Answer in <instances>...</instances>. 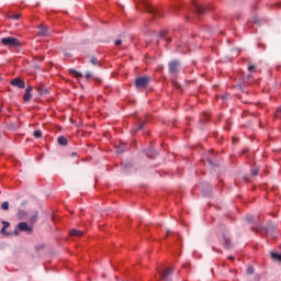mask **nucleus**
<instances>
[{
  "label": "nucleus",
  "instance_id": "nucleus-1",
  "mask_svg": "<svg viewBox=\"0 0 281 281\" xmlns=\"http://www.w3.org/2000/svg\"><path fill=\"white\" fill-rule=\"evenodd\" d=\"M143 9L148 12V14H151L154 19H161L162 14L161 11L153 8L148 1L143 0Z\"/></svg>",
  "mask_w": 281,
  "mask_h": 281
},
{
  "label": "nucleus",
  "instance_id": "nucleus-2",
  "mask_svg": "<svg viewBox=\"0 0 281 281\" xmlns=\"http://www.w3.org/2000/svg\"><path fill=\"white\" fill-rule=\"evenodd\" d=\"M1 43L4 45V47H21V41L12 36L1 38Z\"/></svg>",
  "mask_w": 281,
  "mask_h": 281
},
{
  "label": "nucleus",
  "instance_id": "nucleus-3",
  "mask_svg": "<svg viewBox=\"0 0 281 281\" xmlns=\"http://www.w3.org/2000/svg\"><path fill=\"white\" fill-rule=\"evenodd\" d=\"M192 5H193L198 16H203V14H205V12H207V10H213V8H210V7L199 5V4H196L195 1H192Z\"/></svg>",
  "mask_w": 281,
  "mask_h": 281
},
{
  "label": "nucleus",
  "instance_id": "nucleus-4",
  "mask_svg": "<svg viewBox=\"0 0 281 281\" xmlns=\"http://www.w3.org/2000/svg\"><path fill=\"white\" fill-rule=\"evenodd\" d=\"M18 229L20 232H26V234H32V226L27 224V222H21L18 224Z\"/></svg>",
  "mask_w": 281,
  "mask_h": 281
},
{
  "label": "nucleus",
  "instance_id": "nucleus-5",
  "mask_svg": "<svg viewBox=\"0 0 281 281\" xmlns=\"http://www.w3.org/2000/svg\"><path fill=\"white\" fill-rule=\"evenodd\" d=\"M246 221L248 223H254L255 224V226H251L252 232H258V229H260V223H259L258 218H255L254 216H247Z\"/></svg>",
  "mask_w": 281,
  "mask_h": 281
},
{
  "label": "nucleus",
  "instance_id": "nucleus-6",
  "mask_svg": "<svg viewBox=\"0 0 281 281\" xmlns=\"http://www.w3.org/2000/svg\"><path fill=\"white\" fill-rule=\"evenodd\" d=\"M10 85H12V87H18V89H25V81L20 78L12 79Z\"/></svg>",
  "mask_w": 281,
  "mask_h": 281
},
{
  "label": "nucleus",
  "instance_id": "nucleus-7",
  "mask_svg": "<svg viewBox=\"0 0 281 281\" xmlns=\"http://www.w3.org/2000/svg\"><path fill=\"white\" fill-rule=\"evenodd\" d=\"M169 74H179V61L172 60L169 63Z\"/></svg>",
  "mask_w": 281,
  "mask_h": 281
},
{
  "label": "nucleus",
  "instance_id": "nucleus-8",
  "mask_svg": "<svg viewBox=\"0 0 281 281\" xmlns=\"http://www.w3.org/2000/svg\"><path fill=\"white\" fill-rule=\"evenodd\" d=\"M38 30H40L38 33H37L38 36H52V33L49 32V27L41 24L38 26Z\"/></svg>",
  "mask_w": 281,
  "mask_h": 281
},
{
  "label": "nucleus",
  "instance_id": "nucleus-9",
  "mask_svg": "<svg viewBox=\"0 0 281 281\" xmlns=\"http://www.w3.org/2000/svg\"><path fill=\"white\" fill-rule=\"evenodd\" d=\"M85 235V232L80 231V229H76V228H71L69 231V236L71 238H80Z\"/></svg>",
  "mask_w": 281,
  "mask_h": 281
},
{
  "label": "nucleus",
  "instance_id": "nucleus-10",
  "mask_svg": "<svg viewBox=\"0 0 281 281\" xmlns=\"http://www.w3.org/2000/svg\"><path fill=\"white\" fill-rule=\"evenodd\" d=\"M32 91H34V88L32 86H29L23 97L24 102H30V99L32 98Z\"/></svg>",
  "mask_w": 281,
  "mask_h": 281
},
{
  "label": "nucleus",
  "instance_id": "nucleus-11",
  "mask_svg": "<svg viewBox=\"0 0 281 281\" xmlns=\"http://www.w3.org/2000/svg\"><path fill=\"white\" fill-rule=\"evenodd\" d=\"M175 271V268H168L167 270H165L162 273H161V278L162 280H169L171 273H173Z\"/></svg>",
  "mask_w": 281,
  "mask_h": 281
},
{
  "label": "nucleus",
  "instance_id": "nucleus-12",
  "mask_svg": "<svg viewBox=\"0 0 281 281\" xmlns=\"http://www.w3.org/2000/svg\"><path fill=\"white\" fill-rule=\"evenodd\" d=\"M270 258H271V260H273V262H278L279 265H281V254L280 252L272 251L270 254Z\"/></svg>",
  "mask_w": 281,
  "mask_h": 281
},
{
  "label": "nucleus",
  "instance_id": "nucleus-13",
  "mask_svg": "<svg viewBox=\"0 0 281 281\" xmlns=\"http://www.w3.org/2000/svg\"><path fill=\"white\" fill-rule=\"evenodd\" d=\"M2 228L0 231V234H2V236H10V234H8V232H5V229H8V227H10V222H5L2 221Z\"/></svg>",
  "mask_w": 281,
  "mask_h": 281
},
{
  "label": "nucleus",
  "instance_id": "nucleus-14",
  "mask_svg": "<svg viewBox=\"0 0 281 281\" xmlns=\"http://www.w3.org/2000/svg\"><path fill=\"white\" fill-rule=\"evenodd\" d=\"M151 78L150 76H143L142 77V90L146 89L148 87V82H150Z\"/></svg>",
  "mask_w": 281,
  "mask_h": 281
},
{
  "label": "nucleus",
  "instance_id": "nucleus-15",
  "mask_svg": "<svg viewBox=\"0 0 281 281\" xmlns=\"http://www.w3.org/2000/svg\"><path fill=\"white\" fill-rule=\"evenodd\" d=\"M126 150V144L125 143H120L119 146H116V153L117 155H122Z\"/></svg>",
  "mask_w": 281,
  "mask_h": 281
},
{
  "label": "nucleus",
  "instance_id": "nucleus-16",
  "mask_svg": "<svg viewBox=\"0 0 281 281\" xmlns=\"http://www.w3.org/2000/svg\"><path fill=\"white\" fill-rule=\"evenodd\" d=\"M18 218L19 221H25V218H27V212L24 210L18 211Z\"/></svg>",
  "mask_w": 281,
  "mask_h": 281
},
{
  "label": "nucleus",
  "instance_id": "nucleus-17",
  "mask_svg": "<svg viewBox=\"0 0 281 281\" xmlns=\"http://www.w3.org/2000/svg\"><path fill=\"white\" fill-rule=\"evenodd\" d=\"M7 19H11L12 21H19V19H21V13L7 14Z\"/></svg>",
  "mask_w": 281,
  "mask_h": 281
},
{
  "label": "nucleus",
  "instance_id": "nucleus-18",
  "mask_svg": "<svg viewBox=\"0 0 281 281\" xmlns=\"http://www.w3.org/2000/svg\"><path fill=\"white\" fill-rule=\"evenodd\" d=\"M36 90L38 91L40 95H45V94L48 93L47 88H45V87H43V86H38V87L36 88Z\"/></svg>",
  "mask_w": 281,
  "mask_h": 281
},
{
  "label": "nucleus",
  "instance_id": "nucleus-19",
  "mask_svg": "<svg viewBox=\"0 0 281 281\" xmlns=\"http://www.w3.org/2000/svg\"><path fill=\"white\" fill-rule=\"evenodd\" d=\"M69 71H70V75H71V76H75V78H82V74L79 72L78 70H76V69H70Z\"/></svg>",
  "mask_w": 281,
  "mask_h": 281
},
{
  "label": "nucleus",
  "instance_id": "nucleus-20",
  "mask_svg": "<svg viewBox=\"0 0 281 281\" xmlns=\"http://www.w3.org/2000/svg\"><path fill=\"white\" fill-rule=\"evenodd\" d=\"M57 142L60 146H67V139L65 138V136L59 137Z\"/></svg>",
  "mask_w": 281,
  "mask_h": 281
},
{
  "label": "nucleus",
  "instance_id": "nucleus-21",
  "mask_svg": "<svg viewBox=\"0 0 281 281\" xmlns=\"http://www.w3.org/2000/svg\"><path fill=\"white\" fill-rule=\"evenodd\" d=\"M33 135L36 139H41V137H43V132H41V130L34 131Z\"/></svg>",
  "mask_w": 281,
  "mask_h": 281
},
{
  "label": "nucleus",
  "instance_id": "nucleus-22",
  "mask_svg": "<svg viewBox=\"0 0 281 281\" xmlns=\"http://www.w3.org/2000/svg\"><path fill=\"white\" fill-rule=\"evenodd\" d=\"M246 85H252L254 83V75H248L246 80H245Z\"/></svg>",
  "mask_w": 281,
  "mask_h": 281
},
{
  "label": "nucleus",
  "instance_id": "nucleus-23",
  "mask_svg": "<svg viewBox=\"0 0 281 281\" xmlns=\"http://www.w3.org/2000/svg\"><path fill=\"white\" fill-rule=\"evenodd\" d=\"M146 155H147V157L153 159L154 157H157V151H155V150L146 151Z\"/></svg>",
  "mask_w": 281,
  "mask_h": 281
},
{
  "label": "nucleus",
  "instance_id": "nucleus-24",
  "mask_svg": "<svg viewBox=\"0 0 281 281\" xmlns=\"http://www.w3.org/2000/svg\"><path fill=\"white\" fill-rule=\"evenodd\" d=\"M135 87L136 89H140L142 88V77H138L135 81Z\"/></svg>",
  "mask_w": 281,
  "mask_h": 281
},
{
  "label": "nucleus",
  "instance_id": "nucleus-25",
  "mask_svg": "<svg viewBox=\"0 0 281 281\" xmlns=\"http://www.w3.org/2000/svg\"><path fill=\"white\" fill-rule=\"evenodd\" d=\"M1 210H4V211L10 210V203H9V202H3V203L1 204Z\"/></svg>",
  "mask_w": 281,
  "mask_h": 281
},
{
  "label": "nucleus",
  "instance_id": "nucleus-26",
  "mask_svg": "<svg viewBox=\"0 0 281 281\" xmlns=\"http://www.w3.org/2000/svg\"><path fill=\"white\" fill-rule=\"evenodd\" d=\"M38 221V213H35L33 216L30 217L31 223H36Z\"/></svg>",
  "mask_w": 281,
  "mask_h": 281
},
{
  "label": "nucleus",
  "instance_id": "nucleus-27",
  "mask_svg": "<svg viewBox=\"0 0 281 281\" xmlns=\"http://www.w3.org/2000/svg\"><path fill=\"white\" fill-rule=\"evenodd\" d=\"M254 266H249L248 268H247V270H246V273L248 274V276H254Z\"/></svg>",
  "mask_w": 281,
  "mask_h": 281
},
{
  "label": "nucleus",
  "instance_id": "nucleus-28",
  "mask_svg": "<svg viewBox=\"0 0 281 281\" xmlns=\"http://www.w3.org/2000/svg\"><path fill=\"white\" fill-rule=\"evenodd\" d=\"M85 78H86V80H91V78H93V74L87 72Z\"/></svg>",
  "mask_w": 281,
  "mask_h": 281
},
{
  "label": "nucleus",
  "instance_id": "nucleus-29",
  "mask_svg": "<svg viewBox=\"0 0 281 281\" xmlns=\"http://www.w3.org/2000/svg\"><path fill=\"white\" fill-rule=\"evenodd\" d=\"M90 63L91 65H98V58L91 57Z\"/></svg>",
  "mask_w": 281,
  "mask_h": 281
},
{
  "label": "nucleus",
  "instance_id": "nucleus-30",
  "mask_svg": "<svg viewBox=\"0 0 281 281\" xmlns=\"http://www.w3.org/2000/svg\"><path fill=\"white\" fill-rule=\"evenodd\" d=\"M256 70V65H249L248 66V71H255Z\"/></svg>",
  "mask_w": 281,
  "mask_h": 281
},
{
  "label": "nucleus",
  "instance_id": "nucleus-31",
  "mask_svg": "<svg viewBox=\"0 0 281 281\" xmlns=\"http://www.w3.org/2000/svg\"><path fill=\"white\" fill-rule=\"evenodd\" d=\"M258 172H259L258 169H254V170L251 171V173L254 175V177H258Z\"/></svg>",
  "mask_w": 281,
  "mask_h": 281
},
{
  "label": "nucleus",
  "instance_id": "nucleus-32",
  "mask_svg": "<svg viewBox=\"0 0 281 281\" xmlns=\"http://www.w3.org/2000/svg\"><path fill=\"white\" fill-rule=\"evenodd\" d=\"M122 44V40H116L115 42H114V45H116V46H120Z\"/></svg>",
  "mask_w": 281,
  "mask_h": 281
},
{
  "label": "nucleus",
  "instance_id": "nucleus-33",
  "mask_svg": "<svg viewBox=\"0 0 281 281\" xmlns=\"http://www.w3.org/2000/svg\"><path fill=\"white\" fill-rule=\"evenodd\" d=\"M173 86L176 87V89H181V86L177 81H173Z\"/></svg>",
  "mask_w": 281,
  "mask_h": 281
},
{
  "label": "nucleus",
  "instance_id": "nucleus-34",
  "mask_svg": "<svg viewBox=\"0 0 281 281\" xmlns=\"http://www.w3.org/2000/svg\"><path fill=\"white\" fill-rule=\"evenodd\" d=\"M77 155H78V153H76V151H72V153L70 154L71 157H76Z\"/></svg>",
  "mask_w": 281,
  "mask_h": 281
},
{
  "label": "nucleus",
  "instance_id": "nucleus-35",
  "mask_svg": "<svg viewBox=\"0 0 281 281\" xmlns=\"http://www.w3.org/2000/svg\"><path fill=\"white\" fill-rule=\"evenodd\" d=\"M255 23H256L257 25H260V20H259V19H255Z\"/></svg>",
  "mask_w": 281,
  "mask_h": 281
},
{
  "label": "nucleus",
  "instance_id": "nucleus-36",
  "mask_svg": "<svg viewBox=\"0 0 281 281\" xmlns=\"http://www.w3.org/2000/svg\"><path fill=\"white\" fill-rule=\"evenodd\" d=\"M226 247H229V245H232V243L229 240H226Z\"/></svg>",
  "mask_w": 281,
  "mask_h": 281
},
{
  "label": "nucleus",
  "instance_id": "nucleus-37",
  "mask_svg": "<svg viewBox=\"0 0 281 281\" xmlns=\"http://www.w3.org/2000/svg\"><path fill=\"white\" fill-rule=\"evenodd\" d=\"M166 41H167V43H170V41H172V38L166 37Z\"/></svg>",
  "mask_w": 281,
  "mask_h": 281
},
{
  "label": "nucleus",
  "instance_id": "nucleus-38",
  "mask_svg": "<svg viewBox=\"0 0 281 281\" xmlns=\"http://www.w3.org/2000/svg\"><path fill=\"white\" fill-rule=\"evenodd\" d=\"M228 259H231L232 261L235 260L234 256H229Z\"/></svg>",
  "mask_w": 281,
  "mask_h": 281
},
{
  "label": "nucleus",
  "instance_id": "nucleus-39",
  "mask_svg": "<svg viewBox=\"0 0 281 281\" xmlns=\"http://www.w3.org/2000/svg\"><path fill=\"white\" fill-rule=\"evenodd\" d=\"M171 233H172V232H171L170 229L167 231V235H168V234H171Z\"/></svg>",
  "mask_w": 281,
  "mask_h": 281
},
{
  "label": "nucleus",
  "instance_id": "nucleus-40",
  "mask_svg": "<svg viewBox=\"0 0 281 281\" xmlns=\"http://www.w3.org/2000/svg\"><path fill=\"white\" fill-rule=\"evenodd\" d=\"M136 8H137V10H139V4L138 3H136Z\"/></svg>",
  "mask_w": 281,
  "mask_h": 281
},
{
  "label": "nucleus",
  "instance_id": "nucleus-41",
  "mask_svg": "<svg viewBox=\"0 0 281 281\" xmlns=\"http://www.w3.org/2000/svg\"><path fill=\"white\" fill-rule=\"evenodd\" d=\"M94 80H97V82H100V79H99V78H94Z\"/></svg>",
  "mask_w": 281,
  "mask_h": 281
},
{
  "label": "nucleus",
  "instance_id": "nucleus-42",
  "mask_svg": "<svg viewBox=\"0 0 281 281\" xmlns=\"http://www.w3.org/2000/svg\"><path fill=\"white\" fill-rule=\"evenodd\" d=\"M138 130H142V124H138Z\"/></svg>",
  "mask_w": 281,
  "mask_h": 281
},
{
  "label": "nucleus",
  "instance_id": "nucleus-43",
  "mask_svg": "<svg viewBox=\"0 0 281 281\" xmlns=\"http://www.w3.org/2000/svg\"><path fill=\"white\" fill-rule=\"evenodd\" d=\"M160 37L164 38V33L160 34Z\"/></svg>",
  "mask_w": 281,
  "mask_h": 281
},
{
  "label": "nucleus",
  "instance_id": "nucleus-44",
  "mask_svg": "<svg viewBox=\"0 0 281 281\" xmlns=\"http://www.w3.org/2000/svg\"><path fill=\"white\" fill-rule=\"evenodd\" d=\"M209 164L212 166V164H213L212 160H209Z\"/></svg>",
  "mask_w": 281,
  "mask_h": 281
},
{
  "label": "nucleus",
  "instance_id": "nucleus-45",
  "mask_svg": "<svg viewBox=\"0 0 281 281\" xmlns=\"http://www.w3.org/2000/svg\"><path fill=\"white\" fill-rule=\"evenodd\" d=\"M277 5H278L279 8H281V3H278Z\"/></svg>",
  "mask_w": 281,
  "mask_h": 281
},
{
  "label": "nucleus",
  "instance_id": "nucleus-46",
  "mask_svg": "<svg viewBox=\"0 0 281 281\" xmlns=\"http://www.w3.org/2000/svg\"><path fill=\"white\" fill-rule=\"evenodd\" d=\"M2 78H1V75H0V82H1Z\"/></svg>",
  "mask_w": 281,
  "mask_h": 281
},
{
  "label": "nucleus",
  "instance_id": "nucleus-47",
  "mask_svg": "<svg viewBox=\"0 0 281 281\" xmlns=\"http://www.w3.org/2000/svg\"><path fill=\"white\" fill-rule=\"evenodd\" d=\"M222 98H224V99H225V98H227V97L223 95Z\"/></svg>",
  "mask_w": 281,
  "mask_h": 281
}]
</instances>
